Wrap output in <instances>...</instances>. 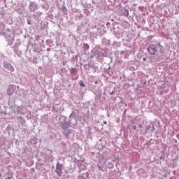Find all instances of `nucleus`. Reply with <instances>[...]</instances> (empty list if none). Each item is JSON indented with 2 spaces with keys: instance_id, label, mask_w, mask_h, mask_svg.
Wrapping results in <instances>:
<instances>
[{
  "instance_id": "nucleus-14",
  "label": "nucleus",
  "mask_w": 179,
  "mask_h": 179,
  "mask_svg": "<svg viewBox=\"0 0 179 179\" xmlns=\"http://www.w3.org/2000/svg\"><path fill=\"white\" fill-rule=\"evenodd\" d=\"M88 66L89 68H92L93 73H96V72H97V69H99V67L94 65V64L89 63Z\"/></svg>"
},
{
  "instance_id": "nucleus-6",
  "label": "nucleus",
  "mask_w": 179,
  "mask_h": 179,
  "mask_svg": "<svg viewBox=\"0 0 179 179\" xmlns=\"http://www.w3.org/2000/svg\"><path fill=\"white\" fill-rule=\"evenodd\" d=\"M118 12L119 13H120V15H122V16H125L126 17H128V16L129 15V10L125 8V7H119Z\"/></svg>"
},
{
  "instance_id": "nucleus-33",
  "label": "nucleus",
  "mask_w": 179,
  "mask_h": 179,
  "mask_svg": "<svg viewBox=\"0 0 179 179\" xmlns=\"http://www.w3.org/2000/svg\"><path fill=\"white\" fill-rule=\"evenodd\" d=\"M162 148L166 150L167 149V145L163 144Z\"/></svg>"
},
{
  "instance_id": "nucleus-51",
  "label": "nucleus",
  "mask_w": 179,
  "mask_h": 179,
  "mask_svg": "<svg viewBox=\"0 0 179 179\" xmlns=\"http://www.w3.org/2000/svg\"><path fill=\"white\" fill-rule=\"evenodd\" d=\"M176 26H178V27H179V22L176 24Z\"/></svg>"
},
{
  "instance_id": "nucleus-13",
  "label": "nucleus",
  "mask_w": 179,
  "mask_h": 179,
  "mask_svg": "<svg viewBox=\"0 0 179 179\" xmlns=\"http://www.w3.org/2000/svg\"><path fill=\"white\" fill-rule=\"evenodd\" d=\"M14 52L18 56L22 57V50H19V47L16 46V45H14Z\"/></svg>"
},
{
  "instance_id": "nucleus-57",
  "label": "nucleus",
  "mask_w": 179,
  "mask_h": 179,
  "mask_svg": "<svg viewBox=\"0 0 179 179\" xmlns=\"http://www.w3.org/2000/svg\"><path fill=\"white\" fill-rule=\"evenodd\" d=\"M0 84H1V78H0Z\"/></svg>"
},
{
  "instance_id": "nucleus-36",
  "label": "nucleus",
  "mask_w": 179,
  "mask_h": 179,
  "mask_svg": "<svg viewBox=\"0 0 179 179\" xmlns=\"http://www.w3.org/2000/svg\"><path fill=\"white\" fill-rule=\"evenodd\" d=\"M19 15H22V13H23V10H17Z\"/></svg>"
},
{
  "instance_id": "nucleus-21",
  "label": "nucleus",
  "mask_w": 179,
  "mask_h": 179,
  "mask_svg": "<svg viewBox=\"0 0 179 179\" xmlns=\"http://www.w3.org/2000/svg\"><path fill=\"white\" fill-rule=\"evenodd\" d=\"M83 1L85 0H82V4L84 5L85 8H87L88 9H90V8H92V4L85 3Z\"/></svg>"
},
{
  "instance_id": "nucleus-50",
  "label": "nucleus",
  "mask_w": 179,
  "mask_h": 179,
  "mask_svg": "<svg viewBox=\"0 0 179 179\" xmlns=\"http://www.w3.org/2000/svg\"><path fill=\"white\" fill-rule=\"evenodd\" d=\"M176 8L179 10V5H178Z\"/></svg>"
},
{
  "instance_id": "nucleus-45",
  "label": "nucleus",
  "mask_w": 179,
  "mask_h": 179,
  "mask_svg": "<svg viewBox=\"0 0 179 179\" xmlns=\"http://www.w3.org/2000/svg\"><path fill=\"white\" fill-rule=\"evenodd\" d=\"M133 129H134V130L136 131V126H134V127H133Z\"/></svg>"
},
{
  "instance_id": "nucleus-15",
  "label": "nucleus",
  "mask_w": 179,
  "mask_h": 179,
  "mask_svg": "<svg viewBox=\"0 0 179 179\" xmlns=\"http://www.w3.org/2000/svg\"><path fill=\"white\" fill-rule=\"evenodd\" d=\"M6 40L8 41L10 45H12V44H13V41H15V38H13V37H12L10 35L7 36L6 37Z\"/></svg>"
},
{
  "instance_id": "nucleus-49",
  "label": "nucleus",
  "mask_w": 179,
  "mask_h": 179,
  "mask_svg": "<svg viewBox=\"0 0 179 179\" xmlns=\"http://www.w3.org/2000/svg\"><path fill=\"white\" fill-rule=\"evenodd\" d=\"M143 61H146V57H144V58L143 59Z\"/></svg>"
},
{
  "instance_id": "nucleus-2",
  "label": "nucleus",
  "mask_w": 179,
  "mask_h": 179,
  "mask_svg": "<svg viewBox=\"0 0 179 179\" xmlns=\"http://www.w3.org/2000/svg\"><path fill=\"white\" fill-rule=\"evenodd\" d=\"M148 51L150 55H155L157 51H159L161 54H164V48H163V46L161 45L160 43L155 45L151 44L148 45Z\"/></svg>"
},
{
  "instance_id": "nucleus-23",
  "label": "nucleus",
  "mask_w": 179,
  "mask_h": 179,
  "mask_svg": "<svg viewBox=\"0 0 179 179\" xmlns=\"http://www.w3.org/2000/svg\"><path fill=\"white\" fill-rule=\"evenodd\" d=\"M84 14L86 15V16L90 15V11L87 8L84 9Z\"/></svg>"
},
{
  "instance_id": "nucleus-26",
  "label": "nucleus",
  "mask_w": 179,
  "mask_h": 179,
  "mask_svg": "<svg viewBox=\"0 0 179 179\" xmlns=\"http://www.w3.org/2000/svg\"><path fill=\"white\" fill-rule=\"evenodd\" d=\"M79 85L81 87H85V86H86V85H85V83L83 82V80H80L79 83Z\"/></svg>"
},
{
  "instance_id": "nucleus-34",
  "label": "nucleus",
  "mask_w": 179,
  "mask_h": 179,
  "mask_svg": "<svg viewBox=\"0 0 179 179\" xmlns=\"http://www.w3.org/2000/svg\"><path fill=\"white\" fill-rule=\"evenodd\" d=\"M150 128H152V127L150 125L147 126L146 127L147 131H149V129H150Z\"/></svg>"
},
{
  "instance_id": "nucleus-44",
  "label": "nucleus",
  "mask_w": 179,
  "mask_h": 179,
  "mask_svg": "<svg viewBox=\"0 0 179 179\" xmlns=\"http://www.w3.org/2000/svg\"><path fill=\"white\" fill-rule=\"evenodd\" d=\"M115 28L112 27V28L110 29V31H113V30H115Z\"/></svg>"
},
{
  "instance_id": "nucleus-17",
  "label": "nucleus",
  "mask_w": 179,
  "mask_h": 179,
  "mask_svg": "<svg viewBox=\"0 0 179 179\" xmlns=\"http://www.w3.org/2000/svg\"><path fill=\"white\" fill-rule=\"evenodd\" d=\"M13 92H15V89H13V87H9L7 89V94L8 96H12L13 94Z\"/></svg>"
},
{
  "instance_id": "nucleus-48",
  "label": "nucleus",
  "mask_w": 179,
  "mask_h": 179,
  "mask_svg": "<svg viewBox=\"0 0 179 179\" xmlns=\"http://www.w3.org/2000/svg\"><path fill=\"white\" fill-rule=\"evenodd\" d=\"M178 142L177 139H175V143H178Z\"/></svg>"
},
{
  "instance_id": "nucleus-31",
  "label": "nucleus",
  "mask_w": 179,
  "mask_h": 179,
  "mask_svg": "<svg viewBox=\"0 0 179 179\" xmlns=\"http://www.w3.org/2000/svg\"><path fill=\"white\" fill-rule=\"evenodd\" d=\"M27 24H29V25L31 24V19H27Z\"/></svg>"
},
{
  "instance_id": "nucleus-3",
  "label": "nucleus",
  "mask_w": 179,
  "mask_h": 179,
  "mask_svg": "<svg viewBox=\"0 0 179 179\" xmlns=\"http://www.w3.org/2000/svg\"><path fill=\"white\" fill-rule=\"evenodd\" d=\"M15 122L17 123L18 128L22 129L24 127H26V120L23 117H16Z\"/></svg>"
},
{
  "instance_id": "nucleus-52",
  "label": "nucleus",
  "mask_w": 179,
  "mask_h": 179,
  "mask_svg": "<svg viewBox=\"0 0 179 179\" xmlns=\"http://www.w3.org/2000/svg\"><path fill=\"white\" fill-rule=\"evenodd\" d=\"M98 82H99V81H97V80H96V81H95V84H97V83H98Z\"/></svg>"
},
{
  "instance_id": "nucleus-11",
  "label": "nucleus",
  "mask_w": 179,
  "mask_h": 179,
  "mask_svg": "<svg viewBox=\"0 0 179 179\" xmlns=\"http://www.w3.org/2000/svg\"><path fill=\"white\" fill-rule=\"evenodd\" d=\"M17 113L21 115H24L26 114V108L24 106H19L17 108Z\"/></svg>"
},
{
  "instance_id": "nucleus-47",
  "label": "nucleus",
  "mask_w": 179,
  "mask_h": 179,
  "mask_svg": "<svg viewBox=\"0 0 179 179\" xmlns=\"http://www.w3.org/2000/svg\"><path fill=\"white\" fill-rule=\"evenodd\" d=\"M176 138H178L179 140V133L176 135Z\"/></svg>"
},
{
  "instance_id": "nucleus-5",
  "label": "nucleus",
  "mask_w": 179,
  "mask_h": 179,
  "mask_svg": "<svg viewBox=\"0 0 179 179\" xmlns=\"http://www.w3.org/2000/svg\"><path fill=\"white\" fill-rule=\"evenodd\" d=\"M96 160L99 164H106V157L102 153L98 152L96 154Z\"/></svg>"
},
{
  "instance_id": "nucleus-37",
  "label": "nucleus",
  "mask_w": 179,
  "mask_h": 179,
  "mask_svg": "<svg viewBox=\"0 0 179 179\" xmlns=\"http://www.w3.org/2000/svg\"><path fill=\"white\" fill-rule=\"evenodd\" d=\"M159 159L160 160H164V157H163V155H161Z\"/></svg>"
},
{
  "instance_id": "nucleus-7",
  "label": "nucleus",
  "mask_w": 179,
  "mask_h": 179,
  "mask_svg": "<svg viewBox=\"0 0 179 179\" xmlns=\"http://www.w3.org/2000/svg\"><path fill=\"white\" fill-rule=\"evenodd\" d=\"M3 66L5 68V69H7V71H9L10 72H13V71H15V68L12 66V64L9 63L8 62L4 61L3 62Z\"/></svg>"
},
{
  "instance_id": "nucleus-12",
  "label": "nucleus",
  "mask_w": 179,
  "mask_h": 179,
  "mask_svg": "<svg viewBox=\"0 0 179 179\" xmlns=\"http://www.w3.org/2000/svg\"><path fill=\"white\" fill-rule=\"evenodd\" d=\"M69 120H71V121H74V122H78V120L76 119V113H75V111H72L71 114L69 117Z\"/></svg>"
},
{
  "instance_id": "nucleus-53",
  "label": "nucleus",
  "mask_w": 179,
  "mask_h": 179,
  "mask_svg": "<svg viewBox=\"0 0 179 179\" xmlns=\"http://www.w3.org/2000/svg\"><path fill=\"white\" fill-rule=\"evenodd\" d=\"M41 1H43V2H45V1H47V0H41Z\"/></svg>"
},
{
  "instance_id": "nucleus-8",
  "label": "nucleus",
  "mask_w": 179,
  "mask_h": 179,
  "mask_svg": "<svg viewBox=\"0 0 179 179\" xmlns=\"http://www.w3.org/2000/svg\"><path fill=\"white\" fill-rule=\"evenodd\" d=\"M47 155H46V160H48V162H49L50 163H52V162H54V157L52 156V150L48 149V152H47Z\"/></svg>"
},
{
  "instance_id": "nucleus-46",
  "label": "nucleus",
  "mask_w": 179,
  "mask_h": 179,
  "mask_svg": "<svg viewBox=\"0 0 179 179\" xmlns=\"http://www.w3.org/2000/svg\"><path fill=\"white\" fill-rule=\"evenodd\" d=\"M139 128H141V129H142V128H143V126H142V124H140V125H139Z\"/></svg>"
},
{
  "instance_id": "nucleus-10",
  "label": "nucleus",
  "mask_w": 179,
  "mask_h": 179,
  "mask_svg": "<svg viewBox=\"0 0 179 179\" xmlns=\"http://www.w3.org/2000/svg\"><path fill=\"white\" fill-rule=\"evenodd\" d=\"M70 73L72 75V76H73V80H78V79L79 78V76H76V75H78V69L72 68L70 70ZM75 76H76V77H75Z\"/></svg>"
},
{
  "instance_id": "nucleus-20",
  "label": "nucleus",
  "mask_w": 179,
  "mask_h": 179,
  "mask_svg": "<svg viewBox=\"0 0 179 179\" xmlns=\"http://www.w3.org/2000/svg\"><path fill=\"white\" fill-rule=\"evenodd\" d=\"M178 160V157L174 158L173 159V167H177L178 166V162H177Z\"/></svg>"
},
{
  "instance_id": "nucleus-40",
  "label": "nucleus",
  "mask_w": 179,
  "mask_h": 179,
  "mask_svg": "<svg viewBox=\"0 0 179 179\" xmlns=\"http://www.w3.org/2000/svg\"><path fill=\"white\" fill-rule=\"evenodd\" d=\"M27 150H27V148H24V153H27Z\"/></svg>"
},
{
  "instance_id": "nucleus-39",
  "label": "nucleus",
  "mask_w": 179,
  "mask_h": 179,
  "mask_svg": "<svg viewBox=\"0 0 179 179\" xmlns=\"http://www.w3.org/2000/svg\"><path fill=\"white\" fill-rule=\"evenodd\" d=\"M115 92L114 91H112V92L110 93V96H113V94H115Z\"/></svg>"
},
{
  "instance_id": "nucleus-27",
  "label": "nucleus",
  "mask_w": 179,
  "mask_h": 179,
  "mask_svg": "<svg viewBox=\"0 0 179 179\" xmlns=\"http://www.w3.org/2000/svg\"><path fill=\"white\" fill-rule=\"evenodd\" d=\"M114 45H116V47H121V42H114Z\"/></svg>"
},
{
  "instance_id": "nucleus-29",
  "label": "nucleus",
  "mask_w": 179,
  "mask_h": 179,
  "mask_svg": "<svg viewBox=\"0 0 179 179\" xmlns=\"http://www.w3.org/2000/svg\"><path fill=\"white\" fill-rule=\"evenodd\" d=\"M105 41H106V44H110V41L106 40V38H103V43H104Z\"/></svg>"
},
{
  "instance_id": "nucleus-19",
  "label": "nucleus",
  "mask_w": 179,
  "mask_h": 179,
  "mask_svg": "<svg viewBox=\"0 0 179 179\" xmlns=\"http://www.w3.org/2000/svg\"><path fill=\"white\" fill-rule=\"evenodd\" d=\"M104 164H106L98 163L97 167H98V169L99 170V171H103V169H104Z\"/></svg>"
},
{
  "instance_id": "nucleus-43",
  "label": "nucleus",
  "mask_w": 179,
  "mask_h": 179,
  "mask_svg": "<svg viewBox=\"0 0 179 179\" xmlns=\"http://www.w3.org/2000/svg\"><path fill=\"white\" fill-rule=\"evenodd\" d=\"M104 125H107V121H103Z\"/></svg>"
},
{
  "instance_id": "nucleus-38",
  "label": "nucleus",
  "mask_w": 179,
  "mask_h": 179,
  "mask_svg": "<svg viewBox=\"0 0 179 179\" xmlns=\"http://www.w3.org/2000/svg\"><path fill=\"white\" fill-rule=\"evenodd\" d=\"M6 31H8V33H12V31L10 29H6Z\"/></svg>"
},
{
  "instance_id": "nucleus-22",
  "label": "nucleus",
  "mask_w": 179,
  "mask_h": 179,
  "mask_svg": "<svg viewBox=\"0 0 179 179\" xmlns=\"http://www.w3.org/2000/svg\"><path fill=\"white\" fill-rule=\"evenodd\" d=\"M41 8H42V9H44V10H45V12H47L48 10L49 6L48 3L41 4Z\"/></svg>"
},
{
  "instance_id": "nucleus-9",
  "label": "nucleus",
  "mask_w": 179,
  "mask_h": 179,
  "mask_svg": "<svg viewBox=\"0 0 179 179\" xmlns=\"http://www.w3.org/2000/svg\"><path fill=\"white\" fill-rule=\"evenodd\" d=\"M38 5L35 1H30L29 8L30 12H36Z\"/></svg>"
},
{
  "instance_id": "nucleus-42",
  "label": "nucleus",
  "mask_w": 179,
  "mask_h": 179,
  "mask_svg": "<svg viewBox=\"0 0 179 179\" xmlns=\"http://www.w3.org/2000/svg\"><path fill=\"white\" fill-rule=\"evenodd\" d=\"M108 22H114V19H110V20H108Z\"/></svg>"
},
{
  "instance_id": "nucleus-16",
  "label": "nucleus",
  "mask_w": 179,
  "mask_h": 179,
  "mask_svg": "<svg viewBox=\"0 0 179 179\" xmlns=\"http://www.w3.org/2000/svg\"><path fill=\"white\" fill-rule=\"evenodd\" d=\"M5 36V24L0 22V36Z\"/></svg>"
},
{
  "instance_id": "nucleus-24",
  "label": "nucleus",
  "mask_w": 179,
  "mask_h": 179,
  "mask_svg": "<svg viewBox=\"0 0 179 179\" xmlns=\"http://www.w3.org/2000/svg\"><path fill=\"white\" fill-rule=\"evenodd\" d=\"M83 48L85 51H87V50H89V48H90V46H89V44H87V43H84Z\"/></svg>"
},
{
  "instance_id": "nucleus-28",
  "label": "nucleus",
  "mask_w": 179,
  "mask_h": 179,
  "mask_svg": "<svg viewBox=\"0 0 179 179\" xmlns=\"http://www.w3.org/2000/svg\"><path fill=\"white\" fill-rule=\"evenodd\" d=\"M111 24H113V23L108 21V22L106 23V26L108 27V29H110V27H111Z\"/></svg>"
},
{
  "instance_id": "nucleus-54",
  "label": "nucleus",
  "mask_w": 179,
  "mask_h": 179,
  "mask_svg": "<svg viewBox=\"0 0 179 179\" xmlns=\"http://www.w3.org/2000/svg\"><path fill=\"white\" fill-rule=\"evenodd\" d=\"M6 179H10V177H8V178H6Z\"/></svg>"
},
{
  "instance_id": "nucleus-18",
  "label": "nucleus",
  "mask_w": 179,
  "mask_h": 179,
  "mask_svg": "<svg viewBox=\"0 0 179 179\" xmlns=\"http://www.w3.org/2000/svg\"><path fill=\"white\" fill-rule=\"evenodd\" d=\"M60 10L62 12V13H64V15H68V8H66L65 6H62Z\"/></svg>"
},
{
  "instance_id": "nucleus-4",
  "label": "nucleus",
  "mask_w": 179,
  "mask_h": 179,
  "mask_svg": "<svg viewBox=\"0 0 179 179\" xmlns=\"http://www.w3.org/2000/svg\"><path fill=\"white\" fill-rule=\"evenodd\" d=\"M62 170H64V164H60L59 162H57L56 164V169L55 173L58 176V177L62 176Z\"/></svg>"
},
{
  "instance_id": "nucleus-30",
  "label": "nucleus",
  "mask_w": 179,
  "mask_h": 179,
  "mask_svg": "<svg viewBox=\"0 0 179 179\" xmlns=\"http://www.w3.org/2000/svg\"><path fill=\"white\" fill-rule=\"evenodd\" d=\"M78 179H86V178H85V176H83V175H79Z\"/></svg>"
},
{
  "instance_id": "nucleus-35",
  "label": "nucleus",
  "mask_w": 179,
  "mask_h": 179,
  "mask_svg": "<svg viewBox=\"0 0 179 179\" xmlns=\"http://www.w3.org/2000/svg\"><path fill=\"white\" fill-rule=\"evenodd\" d=\"M152 132L154 131H156V128L155 127V125H152V129H151Z\"/></svg>"
},
{
  "instance_id": "nucleus-55",
  "label": "nucleus",
  "mask_w": 179,
  "mask_h": 179,
  "mask_svg": "<svg viewBox=\"0 0 179 179\" xmlns=\"http://www.w3.org/2000/svg\"><path fill=\"white\" fill-rule=\"evenodd\" d=\"M123 52H124V51H122L121 53L123 54Z\"/></svg>"
},
{
  "instance_id": "nucleus-41",
  "label": "nucleus",
  "mask_w": 179,
  "mask_h": 179,
  "mask_svg": "<svg viewBox=\"0 0 179 179\" xmlns=\"http://www.w3.org/2000/svg\"><path fill=\"white\" fill-rule=\"evenodd\" d=\"M80 170H83L85 168H83V165H81V166H80Z\"/></svg>"
},
{
  "instance_id": "nucleus-56",
  "label": "nucleus",
  "mask_w": 179,
  "mask_h": 179,
  "mask_svg": "<svg viewBox=\"0 0 179 179\" xmlns=\"http://www.w3.org/2000/svg\"><path fill=\"white\" fill-rule=\"evenodd\" d=\"M78 10V12H80V10Z\"/></svg>"
},
{
  "instance_id": "nucleus-1",
  "label": "nucleus",
  "mask_w": 179,
  "mask_h": 179,
  "mask_svg": "<svg viewBox=\"0 0 179 179\" xmlns=\"http://www.w3.org/2000/svg\"><path fill=\"white\" fill-rule=\"evenodd\" d=\"M66 116H61L59 119V127L63 129V135L66 136V139H69V135L72 134V130L69 128H75V122L71 119H69Z\"/></svg>"
},
{
  "instance_id": "nucleus-25",
  "label": "nucleus",
  "mask_w": 179,
  "mask_h": 179,
  "mask_svg": "<svg viewBox=\"0 0 179 179\" xmlns=\"http://www.w3.org/2000/svg\"><path fill=\"white\" fill-rule=\"evenodd\" d=\"M108 167L111 170L112 169H114V164L111 162H108Z\"/></svg>"
},
{
  "instance_id": "nucleus-32",
  "label": "nucleus",
  "mask_w": 179,
  "mask_h": 179,
  "mask_svg": "<svg viewBox=\"0 0 179 179\" xmlns=\"http://www.w3.org/2000/svg\"><path fill=\"white\" fill-rule=\"evenodd\" d=\"M0 16H5V12L4 11H0Z\"/></svg>"
}]
</instances>
